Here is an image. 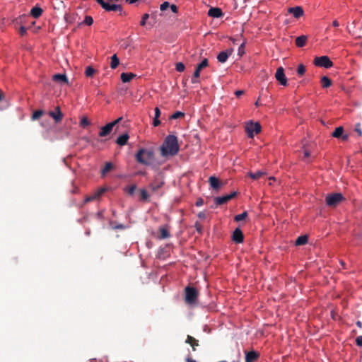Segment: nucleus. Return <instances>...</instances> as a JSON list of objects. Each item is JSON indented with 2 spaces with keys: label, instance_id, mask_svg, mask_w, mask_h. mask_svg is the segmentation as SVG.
<instances>
[{
  "label": "nucleus",
  "instance_id": "f257e3e1",
  "mask_svg": "<svg viewBox=\"0 0 362 362\" xmlns=\"http://www.w3.org/2000/svg\"><path fill=\"white\" fill-rule=\"evenodd\" d=\"M160 150V154L163 157L177 155L180 150L177 136L173 134L167 136Z\"/></svg>",
  "mask_w": 362,
  "mask_h": 362
},
{
  "label": "nucleus",
  "instance_id": "f03ea898",
  "mask_svg": "<svg viewBox=\"0 0 362 362\" xmlns=\"http://www.w3.org/2000/svg\"><path fill=\"white\" fill-rule=\"evenodd\" d=\"M135 157L138 163L148 165L154 158V152L151 149L141 148L138 151Z\"/></svg>",
  "mask_w": 362,
  "mask_h": 362
},
{
  "label": "nucleus",
  "instance_id": "7ed1b4c3",
  "mask_svg": "<svg viewBox=\"0 0 362 362\" xmlns=\"http://www.w3.org/2000/svg\"><path fill=\"white\" fill-rule=\"evenodd\" d=\"M344 199L341 193L328 194L325 197V202L328 206L335 207Z\"/></svg>",
  "mask_w": 362,
  "mask_h": 362
},
{
  "label": "nucleus",
  "instance_id": "20e7f679",
  "mask_svg": "<svg viewBox=\"0 0 362 362\" xmlns=\"http://www.w3.org/2000/svg\"><path fill=\"white\" fill-rule=\"evenodd\" d=\"M198 291L195 288L191 286H187L185 288V300L186 303L189 305L194 304L196 303Z\"/></svg>",
  "mask_w": 362,
  "mask_h": 362
},
{
  "label": "nucleus",
  "instance_id": "39448f33",
  "mask_svg": "<svg viewBox=\"0 0 362 362\" xmlns=\"http://www.w3.org/2000/svg\"><path fill=\"white\" fill-rule=\"evenodd\" d=\"M313 63L317 66L326 69L333 66V62L327 56L317 57L315 58Z\"/></svg>",
  "mask_w": 362,
  "mask_h": 362
},
{
  "label": "nucleus",
  "instance_id": "423d86ee",
  "mask_svg": "<svg viewBox=\"0 0 362 362\" xmlns=\"http://www.w3.org/2000/svg\"><path fill=\"white\" fill-rule=\"evenodd\" d=\"M96 1L101 6V7L106 11H119L122 12L123 8L120 4H112L106 2L104 0H96Z\"/></svg>",
  "mask_w": 362,
  "mask_h": 362
},
{
  "label": "nucleus",
  "instance_id": "0eeeda50",
  "mask_svg": "<svg viewBox=\"0 0 362 362\" xmlns=\"http://www.w3.org/2000/svg\"><path fill=\"white\" fill-rule=\"evenodd\" d=\"M245 129L248 136L253 138L255 134H257L261 132V125L259 122H250L247 124Z\"/></svg>",
  "mask_w": 362,
  "mask_h": 362
},
{
  "label": "nucleus",
  "instance_id": "6e6552de",
  "mask_svg": "<svg viewBox=\"0 0 362 362\" xmlns=\"http://www.w3.org/2000/svg\"><path fill=\"white\" fill-rule=\"evenodd\" d=\"M122 117H119L116 120L108 123L107 124L105 125L104 127H101L100 132H99V136L101 137L106 136L109 135L113 127L120 121L122 120Z\"/></svg>",
  "mask_w": 362,
  "mask_h": 362
},
{
  "label": "nucleus",
  "instance_id": "1a4fd4ad",
  "mask_svg": "<svg viewBox=\"0 0 362 362\" xmlns=\"http://www.w3.org/2000/svg\"><path fill=\"white\" fill-rule=\"evenodd\" d=\"M209 65V63H208V59H204V60H202V62L199 64L196 69H195V71L194 72V75H193V77L192 78V83H196L198 82V80L197 78L200 76V72L201 71L208 66Z\"/></svg>",
  "mask_w": 362,
  "mask_h": 362
},
{
  "label": "nucleus",
  "instance_id": "9d476101",
  "mask_svg": "<svg viewBox=\"0 0 362 362\" xmlns=\"http://www.w3.org/2000/svg\"><path fill=\"white\" fill-rule=\"evenodd\" d=\"M48 115L54 120L55 123H59L62 122L64 114L62 112L59 106H57L54 111H49Z\"/></svg>",
  "mask_w": 362,
  "mask_h": 362
},
{
  "label": "nucleus",
  "instance_id": "9b49d317",
  "mask_svg": "<svg viewBox=\"0 0 362 362\" xmlns=\"http://www.w3.org/2000/svg\"><path fill=\"white\" fill-rule=\"evenodd\" d=\"M105 192V188H100L96 190L92 195L87 196L83 200V204L93 202L100 197L102 194Z\"/></svg>",
  "mask_w": 362,
  "mask_h": 362
},
{
  "label": "nucleus",
  "instance_id": "f8f14e48",
  "mask_svg": "<svg viewBox=\"0 0 362 362\" xmlns=\"http://www.w3.org/2000/svg\"><path fill=\"white\" fill-rule=\"evenodd\" d=\"M237 195L236 192H233L230 194L224 195L222 197H218L215 198V203L216 205H223L227 203L228 201L234 198Z\"/></svg>",
  "mask_w": 362,
  "mask_h": 362
},
{
  "label": "nucleus",
  "instance_id": "ddd939ff",
  "mask_svg": "<svg viewBox=\"0 0 362 362\" xmlns=\"http://www.w3.org/2000/svg\"><path fill=\"white\" fill-rule=\"evenodd\" d=\"M276 79L282 85L286 86L287 85V78L284 74V69L280 66L277 69L275 74Z\"/></svg>",
  "mask_w": 362,
  "mask_h": 362
},
{
  "label": "nucleus",
  "instance_id": "4468645a",
  "mask_svg": "<svg viewBox=\"0 0 362 362\" xmlns=\"http://www.w3.org/2000/svg\"><path fill=\"white\" fill-rule=\"evenodd\" d=\"M164 185V181L160 177H156L149 185V188L152 192H156Z\"/></svg>",
  "mask_w": 362,
  "mask_h": 362
},
{
  "label": "nucleus",
  "instance_id": "2eb2a0df",
  "mask_svg": "<svg viewBox=\"0 0 362 362\" xmlns=\"http://www.w3.org/2000/svg\"><path fill=\"white\" fill-rule=\"evenodd\" d=\"M232 240L236 243H241L243 242L244 235L240 228H236L232 235Z\"/></svg>",
  "mask_w": 362,
  "mask_h": 362
},
{
  "label": "nucleus",
  "instance_id": "dca6fc26",
  "mask_svg": "<svg viewBox=\"0 0 362 362\" xmlns=\"http://www.w3.org/2000/svg\"><path fill=\"white\" fill-rule=\"evenodd\" d=\"M233 49H230L226 51L221 52L217 56L218 61L221 63L226 62L227 61L228 57L233 53Z\"/></svg>",
  "mask_w": 362,
  "mask_h": 362
},
{
  "label": "nucleus",
  "instance_id": "f3484780",
  "mask_svg": "<svg viewBox=\"0 0 362 362\" xmlns=\"http://www.w3.org/2000/svg\"><path fill=\"white\" fill-rule=\"evenodd\" d=\"M259 357V354L255 351H251L245 353V362L256 361Z\"/></svg>",
  "mask_w": 362,
  "mask_h": 362
},
{
  "label": "nucleus",
  "instance_id": "a211bd4d",
  "mask_svg": "<svg viewBox=\"0 0 362 362\" xmlns=\"http://www.w3.org/2000/svg\"><path fill=\"white\" fill-rule=\"evenodd\" d=\"M208 15L213 18H220L223 16V13L218 7H211L208 11Z\"/></svg>",
  "mask_w": 362,
  "mask_h": 362
},
{
  "label": "nucleus",
  "instance_id": "6ab92c4d",
  "mask_svg": "<svg viewBox=\"0 0 362 362\" xmlns=\"http://www.w3.org/2000/svg\"><path fill=\"white\" fill-rule=\"evenodd\" d=\"M288 12L293 16L298 18L303 15V10L300 6L291 7L288 8Z\"/></svg>",
  "mask_w": 362,
  "mask_h": 362
},
{
  "label": "nucleus",
  "instance_id": "aec40b11",
  "mask_svg": "<svg viewBox=\"0 0 362 362\" xmlns=\"http://www.w3.org/2000/svg\"><path fill=\"white\" fill-rule=\"evenodd\" d=\"M185 343L189 344L194 351L197 350L196 347L199 346V341L190 335H187Z\"/></svg>",
  "mask_w": 362,
  "mask_h": 362
},
{
  "label": "nucleus",
  "instance_id": "412c9836",
  "mask_svg": "<svg viewBox=\"0 0 362 362\" xmlns=\"http://www.w3.org/2000/svg\"><path fill=\"white\" fill-rule=\"evenodd\" d=\"M136 76V74L133 73H122L120 78L123 83L129 82L132 79Z\"/></svg>",
  "mask_w": 362,
  "mask_h": 362
},
{
  "label": "nucleus",
  "instance_id": "4be33fe9",
  "mask_svg": "<svg viewBox=\"0 0 362 362\" xmlns=\"http://www.w3.org/2000/svg\"><path fill=\"white\" fill-rule=\"evenodd\" d=\"M52 80L54 81H59L64 83H68V78L66 74H57L52 76Z\"/></svg>",
  "mask_w": 362,
  "mask_h": 362
},
{
  "label": "nucleus",
  "instance_id": "5701e85b",
  "mask_svg": "<svg viewBox=\"0 0 362 362\" xmlns=\"http://www.w3.org/2000/svg\"><path fill=\"white\" fill-rule=\"evenodd\" d=\"M308 40L306 35H300L296 38V45L298 47H303L305 45Z\"/></svg>",
  "mask_w": 362,
  "mask_h": 362
},
{
  "label": "nucleus",
  "instance_id": "b1692460",
  "mask_svg": "<svg viewBox=\"0 0 362 362\" xmlns=\"http://www.w3.org/2000/svg\"><path fill=\"white\" fill-rule=\"evenodd\" d=\"M209 182L211 185V187L214 189H218L220 187V182L217 177L214 176H211L209 178Z\"/></svg>",
  "mask_w": 362,
  "mask_h": 362
},
{
  "label": "nucleus",
  "instance_id": "393cba45",
  "mask_svg": "<svg viewBox=\"0 0 362 362\" xmlns=\"http://www.w3.org/2000/svg\"><path fill=\"white\" fill-rule=\"evenodd\" d=\"M129 136L127 134H124L119 136L116 141V143L119 146H124L127 144Z\"/></svg>",
  "mask_w": 362,
  "mask_h": 362
},
{
  "label": "nucleus",
  "instance_id": "a878e982",
  "mask_svg": "<svg viewBox=\"0 0 362 362\" xmlns=\"http://www.w3.org/2000/svg\"><path fill=\"white\" fill-rule=\"evenodd\" d=\"M42 12H43V11L40 7L35 6L31 9L30 15L33 18H37L42 15Z\"/></svg>",
  "mask_w": 362,
  "mask_h": 362
},
{
  "label": "nucleus",
  "instance_id": "bb28decb",
  "mask_svg": "<svg viewBox=\"0 0 362 362\" xmlns=\"http://www.w3.org/2000/svg\"><path fill=\"white\" fill-rule=\"evenodd\" d=\"M321 86L323 88H327L332 85V81L326 76L321 78Z\"/></svg>",
  "mask_w": 362,
  "mask_h": 362
},
{
  "label": "nucleus",
  "instance_id": "cd10ccee",
  "mask_svg": "<svg viewBox=\"0 0 362 362\" xmlns=\"http://www.w3.org/2000/svg\"><path fill=\"white\" fill-rule=\"evenodd\" d=\"M308 238L307 235H300L296 240L295 244L296 245H303L308 243Z\"/></svg>",
  "mask_w": 362,
  "mask_h": 362
},
{
  "label": "nucleus",
  "instance_id": "c85d7f7f",
  "mask_svg": "<svg viewBox=\"0 0 362 362\" xmlns=\"http://www.w3.org/2000/svg\"><path fill=\"white\" fill-rule=\"evenodd\" d=\"M159 230H160L159 238L166 239L170 236L168 229L165 227L160 228Z\"/></svg>",
  "mask_w": 362,
  "mask_h": 362
},
{
  "label": "nucleus",
  "instance_id": "c756f323",
  "mask_svg": "<svg viewBox=\"0 0 362 362\" xmlns=\"http://www.w3.org/2000/svg\"><path fill=\"white\" fill-rule=\"evenodd\" d=\"M344 133L343 127L340 126L335 129V130L332 132V136L334 138L339 139L342 134Z\"/></svg>",
  "mask_w": 362,
  "mask_h": 362
},
{
  "label": "nucleus",
  "instance_id": "7c9ffc66",
  "mask_svg": "<svg viewBox=\"0 0 362 362\" xmlns=\"http://www.w3.org/2000/svg\"><path fill=\"white\" fill-rule=\"evenodd\" d=\"M119 64V58L117 57V54H114L111 57V64L110 66L112 69H116Z\"/></svg>",
  "mask_w": 362,
  "mask_h": 362
},
{
  "label": "nucleus",
  "instance_id": "2f4dec72",
  "mask_svg": "<svg viewBox=\"0 0 362 362\" xmlns=\"http://www.w3.org/2000/svg\"><path fill=\"white\" fill-rule=\"evenodd\" d=\"M264 175V173L263 171H257L256 173H252L250 172L248 173V175L250 177H251L252 180H258L261 177H262Z\"/></svg>",
  "mask_w": 362,
  "mask_h": 362
},
{
  "label": "nucleus",
  "instance_id": "473e14b6",
  "mask_svg": "<svg viewBox=\"0 0 362 362\" xmlns=\"http://www.w3.org/2000/svg\"><path fill=\"white\" fill-rule=\"evenodd\" d=\"M112 168H113V165H112V163H110V162L106 163L105 165V167L103 168V169L101 171L102 175H105V174H107L108 172H110L112 169Z\"/></svg>",
  "mask_w": 362,
  "mask_h": 362
},
{
  "label": "nucleus",
  "instance_id": "72a5a7b5",
  "mask_svg": "<svg viewBox=\"0 0 362 362\" xmlns=\"http://www.w3.org/2000/svg\"><path fill=\"white\" fill-rule=\"evenodd\" d=\"M96 72L95 69H94L92 66H87L85 71V75L87 77H93L94 74Z\"/></svg>",
  "mask_w": 362,
  "mask_h": 362
},
{
  "label": "nucleus",
  "instance_id": "f704fd0d",
  "mask_svg": "<svg viewBox=\"0 0 362 362\" xmlns=\"http://www.w3.org/2000/svg\"><path fill=\"white\" fill-rule=\"evenodd\" d=\"M44 111L42 110H36L33 112L32 115V119L33 120H37L41 116L44 115Z\"/></svg>",
  "mask_w": 362,
  "mask_h": 362
},
{
  "label": "nucleus",
  "instance_id": "c9c22d12",
  "mask_svg": "<svg viewBox=\"0 0 362 362\" xmlns=\"http://www.w3.org/2000/svg\"><path fill=\"white\" fill-rule=\"evenodd\" d=\"M139 192L141 196L140 199L141 201L146 202L148 199L149 196L146 189H140Z\"/></svg>",
  "mask_w": 362,
  "mask_h": 362
},
{
  "label": "nucleus",
  "instance_id": "e433bc0d",
  "mask_svg": "<svg viewBox=\"0 0 362 362\" xmlns=\"http://www.w3.org/2000/svg\"><path fill=\"white\" fill-rule=\"evenodd\" d=\"M247 216V211H244L243 212L242 214H238L235 216L234 218V220L235 221H243V220H245L246 218V217Z\"/></svg>",
  "mask_w": 362,
  "mask_h": 362
},
{
  "label": "nucleus",
  "instance_id": "4c0bfd02",
  "mask_svg": "<svg viewBox=\"0 0 362 362\" xmlns=\"http://www.w3.org/2000/svg\"><path fill=\"white\" fill-rule=\"evenodd\" d=\"M90 124V121L86 117H83L80 121L81 127L85 128Z\"/></svg>",
  "mask_w": 362,
  "mask_h": 362
},
{
  "label": "nucleus",
  "instance_id": "58836bf2",
  "mask_svg": "<svg viewBox=\"0 0 362 362\" xmlns=\"http://www.w3.org/2000/svg\"><path fill=\"white\" fill-rule=\"evenodd\" d=\"M246 42L244 40L239 46L238 50V54L240 57H242L245 54V47Z\"/></svg>",
  "mask_w": 362,
  "mask_h": 362
},
{
  "label": "nucleus",
  "instance_id": "ea45409f",
  "mask_svg": "<svg viewBox=\"0 0 362 362\" xmlns=\"http://www.w3.org/2000/svg\"><path fill=\"white\" fill-rule=\"evenodd\" d=\"M136 189V186L135 185H129L125 188V192H127L130 195H133Z\"/></svg>",
  "mask_w": 362,
  "mask_h": 362
},
{
  "label": "nucleus",
  "instance_id": "a19ab883",
  "mask_svg": "<svg viewBox=\"0 0 362 362\" xmlns=\"http://www.w3.org/2000/svg\"><path fill=\"white\" fill-rule=\"evenodd\" d=\"M184 116H185V113L184 112H180V111H177V112H175V113H173L170 116V119H177L182 117Z\"/></svg>",
  "mask_w": 362,
  "mask_h": 362
},
{
  "label": "nucleus",
  "instance_id": "79ce46f5",
  "mask_svg": "<svg viewBox=\"0 0 362 362\" xmlns=\"http://www.w3.org/2000/svg\"><path fill=\"white\" fill-rule=\"evenodd\" d=\"M83 23L88 26L91 25L93 23V18L90 16H86L83 21Z\"/></svg>",
  "mask_w": 362,
  "mask_h": 362
},
{
  "label": "nucleus",
  "instance_id": "37998d69",
  "mask_svg": "<svg viewBox=\"0 0 362 362\" xmlns=\"http://www.w3.org/2000/svg\"><path fill=\"white\" fill-rule=\"evenodd\" d=\"M185 69V64L182 62H178L175 65V69L178 72H182Z\"/></svg>",
  "mask_w": 362,
  "mask_h": 362
},
{
  "label": "nucleus",
  "instance_id": "c03bdc74",
  "mask_svg": "<svg viewBox=\"0 0 362 362\" xmlns=\"http://www.w3.org/2000/svg\"><path fill=\"white\" fill-rule=\"evenodd\" d=\"M148 18H149V14L144 13L142 16L141 21H140V25L141 26H145L146 25V21L148 19Z\"/></svg>",
  "mask_w": 362,
  "mask_h": 362
},
{
  "label": "nucleus",
  "instance_id": "a18cd8bd",
  "mask_svg": "<svg viewBox=\"0 0 362 362\" xmlns=\"http://www.w3.org/2000/svg\"><path fill=\"white\" fill-rule=\"evenodd\" d=\"M305 72V66L303 64H300L297 69V73L300 76H303Z\"/></svg>",
  "mask_w": 362,
  "mask_h": 362
},
{
  "label": "nucleus",
  "instance_id": "49530a36",
  "mask_svg": "<svg viewBox=\"0 0 362 362\" xmlns=\"http://www.w3.org/2000/svg\"><path fill=\"white\" fill-rule=\"evenodd\" d=\"M194 227L196 228V230L198 232L199 234H202V224L198 222V221H196L195 223H194Z\"/></svg>",
  "mask_w": 362,
  "mask_h": 362
},
{
  "label": "nucleus",
  "instance_id": "de8ad7c7",
  "mask_svg": "<svg viewBox=\"0 0 362 362\" xmlns=\"http://www.w3.org/2000/svg\"><path fill=\"white\" fill-rule=\"evenodd\" d=\"M354 131L358 133V135L359 136H362V129H361L360 123L356 124L355 127H354Z\"/></svg>",
  "mask_w": 362,
  "mask_h": 362
},
{
  "label": "nucleus",
  "instance_id": "09e8293b",
  "mask_svg": "<svg viewBox=\"0 0 362 362\" xmlns=\"http://www.w3.org/2000/svg\"><path fill=\"white\" fill-rule=\"evenodd\" d=\"M170 6V4L168 1H164L163 4L160 6V9L162 11H165L168 7Z\"/></svg>",
  "mask_w": 362,
  "mask_h": 362
},
{
  "label": "nucleus",
  "instance_id": "8fccbe9b",
  "mask_svg": "<svg viewBox=\"0 0 362 362\" xmlns=\"http://www.w3.org/2000/svg\"><path fill=\"white\" fill-rule=\"evenodd\" d=\"M356 345L362 346V336H358L356 339Z\"/></svg>",
  "mask_w": 362,
  "mask_h": 362
},
{
  "label": "nucleus",
  "instance_id": "3c124183",
  "mask_svg": "<svg viewBox=\"0 0 362 362\" xmlns=\"http://www.w3.org/2000/svg\"><path fill=\"white\" fill-rule=\"evenodd\" d=\"M169 7L170 8L171 11H172L173 13H177L178 12V8H177V6L176 5H175V4H171V5H170V6H169Z\"/></svg>",
  "mask_w": 362,
  "mask_h": 362
},
{
  "label": "nucleus",
  "instance_id": "603ef678",
  "mask_svg": "<svg viewBox=\"0 0 362 362\" xmlns=\"http://www.w3.org/2000/svg\"><path fill=\"white\" fill-rule=\"evenodd\" d=\"M158 118L159 117H154L153 122V124L154 127H158V126L160 125V122Z\"/></svg>",
  "mask_w": 362,
  "mask_h": 362
},
{
  "label": "nucleus",
  "instance_id": "864d4df0",
  "mask_svg": "<svg viewBox=\"0 0 362 362\" xmlns=\"http://www.w3.org/2000/svg\"><path fill=\"white\" fill-rule=\"evenodd\" d=\"M26 32H27V29L24 27V26H21L20 28V30H19V33H20V35H24L26 34Z\"/></svg>",
  "mask_w": 362,
  "mask_h": 362
},
{
  "label": "nucleus",
  "instance_id": "5fc2aeb1",
  "mask_svg": "<svg viewBox=\"0 0 362 362\" xmlns=\"http://www.w3.org/2000/svg\"><path fill=\"white\" fill-rule=\"evenodd\" d=\"M195 204H196V206H202V205L204 204V200H203V199H202V198H199V199L197 200V202H196Z\"/></svg>",
  "mask_w": 362,
  "mask_h": 362
},
{
  "label": "nucleus",
  "instance_id": "6e6d98bb",
  "mask_svg": "<svg viewBox=\"0 0 362 362\" xmlns=\"http://www.w3.org/2000/svg\"><path fill=\"white\" fill-rule=\"evenodd\" d=\"M198 217L201 219H205L206 216V214L205 212L204 211H201L198 214Z\"/></svg>",
  "mask_w": 362,
  "mask_h": 362
},
{
  "label": "nucleus",
  "instance_id": "4d7b16f0",
  "mask_svg": "<svg viewBox=\"0 0 362 362\" xmlns=\"http://www.w3.org/2000/svg\"><path fill=\"white\" fill-rule=\"evenodd\" d=\"M160 115V110L158 107L155 108V117H159Z\"/></svg>",
  "mask_w": 362,
  "mask_h": 362
},
{
  "label": "nucleus",
  "instance_id": "13d9d810",
  "mask_svg": "<svg viewBox=\"0 0 362 362\" xmlns=\"http://www.w3.org/2000/svg\"><path fill=\"white\" fill-rule=\"evenodd\" d=\"M244 94V90H236L235 92V95L237 96V97H240V95H243Z\"/></svg>",
  "mask_w": 362,
  "mask_h": 362
},
{
  "label": "nucleus",
  "instance_id": "bf43d9fd",
  "mask_svg": "<svg viewBox=\"0 0 362 362\" xmlns=\"http://www.w3.org/2000/svg\"><path fill=\"white\" fill-rule=\"evenodd\" d=\"M343 141H347L349 139V135L348 134H342V136L340 137Z\"/></svg>",
  "mask_w": 362,
  "mask_h": 362
},
{
  "label": "nucleus",
  "instance_id": "052dcab7",
  "mask_svg": "<svg viewBox=\"0 0 362 362\" xmlns=\"http://www.w3.org/2000/svg\"><path fill=\"white\" fill-rule=\"evenodd\" d=\"M303 153H304V158H303V159L305 158H308L310 156V151H308V150H304Z\"/></svg>",
  "mask_w": 362,
  "mask_h": 362
},
{
  "label": "nucleus",
  "instance_id": "680f3d73",
  "mask_svg": "<svg viewBox=\"0 0 362 362\" xmlns=\"http://www.w3.org/2000/svg\"><path fill=\"white\" fill-rule=\"evenodd\" d=\"M332 25L334 27H338L339 25V23L337 20H334L332 22Z\"/></svg>",
  "mask_w": 362,
  "mask_h": 362
},
{
  "label": "nucleus",
  "instance_id": "e2e57ef3",
  "mask_svg": "<svg viewBox=\"0 0 362 362\" xmlns=\"http://www.w3.org/2000/svg\"><path fill=\"white\" fill-rule=\"evenodd\" d=\"M138 0H126V2L129 4H134Z\"/></svg>",
  "mask_w": 362,
  "mask_h": 362
},
{
  "label": "nucleus",
  "instance_id": "0e129e2a",
  "mask_svg": "<svg viewBox=\"0 0 362 362\" xmlns=\"http://www.w3.org/2000/svg\"><path fill=\"white\" fill-rule=\"evenodd\" d=\"M186 362H197V361L191 358H187Z\"/></svg>",
  "mask_w": 362,
  "mask_h": 362
},
{
  "label": "nucleus",
  "instance_id": "69168bd1",
  "mask_svg": "<svg viewBox=\"0 0 362 362\" xmlns=\"http://www.w3.org/2000/svg\"><path fill=\"white\" fill-rule=\"evenodd\" d=\"M230 40L232 41V42L235 45L237 44V39H235V38H233V37H230Z\"/></svg>",
  "mask_w": 362,
  "mask_h": 362
},
{
  "label": "nucleus",
  "instance_id": "338daca9",
  "mask_svg": "<svg viewBox=\"0 0 362 362\" xmlns=\"http://www.w3.org/2000/svg\"><path fill=\"white\" fill-rule=\"evenodd\" d=\"M356 325L358 327H362V322L361 321H357L356 322Z\"/></svg>",
  "mask_w": 362,
  "mask_h": 362
},
{
  "label": "nucleus",
  "instance_id": "774afa93",
  "mask_svg": "<svg viewBox=\"0 0 362 362\" xmlns=\"http://www.w3.org/2000/svg\"><path fill=\"white\" fill-rule=\"evenodd\" d=\"M77 191H78V187H74V189L72 190V192H73V193H76V192H77Z\"/></svg>",
  "mask_w": 362,
  "mask_h": 362
}]
</instances>
